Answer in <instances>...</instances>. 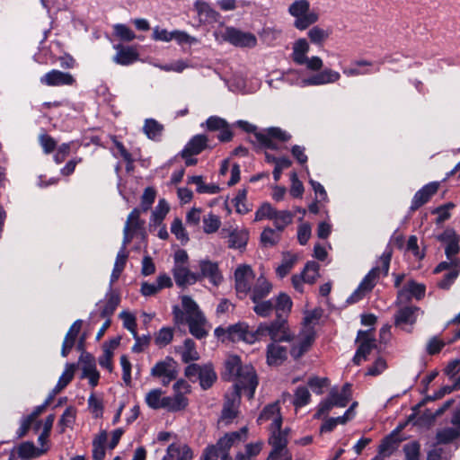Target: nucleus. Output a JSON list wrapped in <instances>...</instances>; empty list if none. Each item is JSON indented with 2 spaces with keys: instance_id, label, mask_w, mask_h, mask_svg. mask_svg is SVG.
Here are the masks:
<instances>
[{
  "instance_id": "nucleus-1",
  "label": "nucleus",
  "mask_w": 460,
  "mask_h": 460,
  "mask_svg": "<svg viewBox=\"0 0 460 460\" xmlns=\"http://www.w3.org/2000/svg\"><path fill=\"white\" fill-rule=\"evenodd\" d=\"M266 421L270 422L269 444L272 447L268 460H291V454L287 448L289 429H281L282 417L278 402L265 406L261 412L258 422L261 424Z\"/></svg>"
},
{
  "instance_id": "nucleus-2",
  "label": "nucleus",
  "mask_w": 460,
  "mask_h": 460,
  "mask_svg": "<svg viewBox=\"0 0 460 460\" xmlns=\"http://www.w3.org/2000/svg\"><path fill=\"white\" fill-rule=\"evenodd\" d=\"M223 378L235 382L233 390L246 392L249 399L253 397L258 385L255 370L251 365H242L238 356L231 355L226 358Z\"/></svg>"
},
{
  "instance_id": "nucleus-3",
  "label": "nucleus",
  "mask_w": 460,
  "mask_h": 460,
  "mask_svg": "<svg viewBox=\"0 0 460 460\" xmlns=\"http://www.w3.org/2000/svg\"><path fill=\"white\" fill-rule=\"evenodd\" d=\"M248 429L243 427L237 431L226 433L216 445L205 448L201 460H230L229 450L232 447L247 439Z\"/></svg>"
},
{
  "instance_id": "nucleus-4",
  "label": "nucleus",
  "mask_w": 460,
  "mask_h": 460,
  "mask_svg": "<svg viewBox=\"0 0 460 460\" xmlns=\"http://www.w3.org/2000/svg\"><path fill=\"white\" fill-rule=\"evenodd\" d=\"M320 317L321 314L317 310L306 313L304 318L303 328L297 335L296 341L290 349V354L295 359L301 358L314 343L315 339L314 326L317 324Z\"/></svg>"
},
{
  "instance_id": "nucleus-5",
  "label": "nucleus",
  "mask_w": 460,
  "mask_h": 460,
  "mask_svg": "<svg viewBox=\"0 0 460 460\" xmlns=\"http://www.w3.org/2000/svg\"><path fill=\"white\" fill-rule=\"evenodd\" d=\"M392 252L386 249L379 259L380 267H374L362 279L358 288L347 298V303L354 304L361 300L367 293L370 292L376 283L379 272L382 270L385 275H387Z\"/></svg>"
},
{
  "instance_id": "nucleus-6",
  "label": "nucleus",
  "mask_w": 460,
  "mask_h": 460,
  "mask_svg": "<svg viewBox=\"0 0 460 460\" xmlns=\"http://www.w3.org/2000/svg\"><path fill=\"white\" fill-rule=\"evenodd\" d=\"M288 12L294 20V27L299 31L308 29L319 20V13L311 9L308 0H295L288 6Z\"/></svg>"
},
{
  "instance_id": "nucleus-7",
  "label": "nucleus",
  "mask_w": 460,
  "mask_h": 460,
  "mask_svg": "<svg viewBox=\"0 0 460 460\" xmlns=\"http://www.w3.org/2000/svg\"><path fill=\"white\" fill-rule=\"evenodd\" d=\"M256 340L270 337L272 342L290 341L293 339L284 317L261 323L256 329Z\"/></svg>"
},
{
  "instance_id": "nucleus-8",
  "label": "nucleus",
  "mask_w": 460,
  "mask_h": 460,
  "mask_svg": "<svg viewBox=\"0 0 460 460\" xmlns=\"http://www.w3.org/2000/svg\"><path fill=\"white\" fill-rule=\"evenodd\" d=\"M309 50L308 41L304 38L298 39L293 43L291 58L296 65L305 66L309 71H319L322 69L323 62L317 56L309 58L307 56Z\"/></svg>"
},
{
  "instance_id": "nucleus-9",
  "label": "nucleus",
  "mask_w": 460,
  "mask_h": 460,
  "mask_svg": "<svg viewBox=\"0 0 460 460\" xmlns=\"http://www.w3.org/2000/svg\"><path fill=\"white\" fill-rule=\"evenodd\" d=\"M255 274L250 265H239L234 270V288L240 298L245 297L252 291Z\"/></svg>"
},
{
  "instance_id": "nucleus-10",
  "label": "nucleus",
  "mask_w": 460,
  "mask_h": 460,
  "mask_svg": "<svg viewBox=\"0 0 460 460\" xmlns=\"http://www.w3.org/2000/svg\"><path fill=\"white\" fill-rule=\"evenodd\" d=\"M150 374L154 377L160 378L164 385H168L177 377V363L172 358L166 357L152 367Z\"/></svg>"
},
{
  "instance_id": "nucleus-11",
  "label": "nucleus",
  "mask_w": 460,
  "mask_h": 460,
  "mask_svg": "<svg viewBox=\"0 0 460 460\" xmlns=\"http://www.w3.org/2000/svg\"><path fill=\"white\" fill-rule=\"evenodd\" d=\"M223 38L236 47L253 48L257 44V39L252 33L242 31L233 27H227L225 30Z\"/></svg>"
},
{
  "instance_id": "nucleus-12",
  "label": "nucleus",
  "mask_w": 460,
  "mask_h": 460,
  "mask_svg": "<svg viewBox=\"0 0 460 460\" xmlns=\"http://www.w3.org/2000/svg\"><path fill=\"white\" fill-rule=\"evenodd\" d=\"M242 391L233 390L230 394L226 395L223 405L220 421L225 425L230 424L238 413Z\"/></svg>"
},
{
  "instance_id": "nucleus-13",
  "label": "nucleus",
  "mask_w": 460,
  "mask_h": 460,
  "mask_svg": "<svg viewBox=\"0 0 460 460\" xmlns=\"http://www.w3.org/2000/svg\"><path fill=\"white\" fill-rule=\"evenodd\" d=\"M290 135L283 131L279 128H270L266 132H255V138L257 142L264 147L276 149L277 146L274 139H279L283 142L290 138Z\"/></svg>"
},
{
  "instance_id": "nucleus-14",
  "label": "nucleus",
  "mask_w": 460,
  "mask_h": 460,
  "mask_svg": "<svg viewBox=\"0 0 460 460\" xmlns=\"http://www.w3.org/2000/svg\"><path fill=\"white\" fill-rule=\"evenodd\" d=\"M40 82L43 85L57 87L73 85L75 83V79L70 73L52 69L42 75L40 78Z\"/></svg>"
},
{
  "instance_id": "nucleus-15",
  "label": "nucleus",
  "mask_w": 460,
  "mask_h": 460,
  "mask_svg": "<svg viewBox=\"0 0 460 460\" xmlns=\"http://www.w3.org/2000/svg\"><path fill=\"white\" fill-rule=\"evenodd\" d=\"M357 341H360V344L353 357V362L359 365L376 347V340L371 337L370 331H359Z\"/></svg>"
},
{
  "instance_id": "nucleus-16",
  "label": "nucleus",
  "mask_w": 460,
  "mask_h": 460,
  "mask_svg": "<svg viewBox=\"0 0 460 460\" xmlns=\"http://www.w3.org/2000/svg\"><path fill=\"white\" fill-rule=\"evenodd\" d=\"M220 235L222 238H228V247L231 249H244L249 240V232L246 229L223 228Z\"/></svg>"
},
{
  "instance_id": "nucleus-17",
  "label": "nucleus",
  "mask_w": 460,
  "mask_h": 460,
  "mask_svg": "<svg viewBox=\"0 0 460 460\" xmlns=\"http://www.w3.org/2000/svg\"><path fill=\"white\" fill-rule=\"evenodd\" d=\"M200 272L197 275L200 276V280L204 278L208 279L213 286H218L222 279V274L218 269V265L208 260L200 261Z\"/></svg>"
},
{
  "instance_id": "nucleus-18",
  "label": "nucleus",
  "mask_w": 460,
  "mask_h": 460,
  "mask_svg": "<svg viewBox=\"0 0 460 460\" xmlns=\"http://www.w3.org/2000/svg\"><path fill=\"white\" fill-rule=\"evenodd\" d=\"M438 182L432 181L424 185L413 196L411 205L410 207L411 211H415L422 205L427 203L430 198L438 191Z\"/></svg>"
},
{
  "instance_id": "nucleus-19",
  "label": "nucleus",
  "mask_w": 460,
  "mask_h": 460,
  "mask_svg": "<svg viewBox=\"0 0 460 460\" xmlns=\"http://www.w3.org/2000/svg\"><path fill=\"white\" fill-rule=\"evenodd\" d=\"M256 337V332L254 333L249 332L248 325L243 323H238L228 327V340L234 342L243 341L247 343H252Z\"/></svg>"
},
{
  "instance_id": "nucleus-20",
  "label": "nucleus",
  "mask_w": 460,
  "mask_h": 460,
  "mask_svg": "<svg viewBox=\"0 0 460 460\" xmlns=\"http://www.w3.org/2000/svg\"><path fill=\"white\" fill-rule=\"evenodd\" d=\"M172 275L175 283L179 287H185L193 285L200 280V276L197 273L191 272L186 266L174 265L172 269Z\"/></svg>"
},
{
  "instance_id": "nucleus-21",
  "label": "nucleus",
  "mask_w": 460,
  "mask_h": 460,
  "mask_svg": "<svg viewBox=\"0 0 460 460\" xmlns=\"http://www.w3.org/2000/svg\"><path fill=\"white\" fill-rule=\"evenodd\" d=\"M425 295V286L418 284L414 281H409L401 290L398 292L397 301L400 304L408 302L411 296L417 299H420Z\"/></svg>"
},
{
  "instance_id": "nucleus-22",
  "label": "nucleus",
  "mask_w": 460,
  "mask_h": 460,
  "mask_svg": "<svg viewBox=\"0 0 460 460\" xmlns=\"http://www.w3.org/2000/svg\"><path fill=\"white\" fill-rule=\"evenodd\" d=\"M271 290L272 284L261 274L256 279L252 287V291L249 292L250 298L252 302L264 299L270 295Z\"/></svg>"
},
{
  "instance_id": "nucleus-23",
  "label": "nucleus",
  "mask_w": 460,
  "mask_h": 460,
  "mask_svg": "<svg viewBox=\"0 0 460 460\" xmlns=\"http://www.w3.org/2000/svg\"><path fill=\"white\" fill-rule=\"evenodd\" d=\"M318 73L308 76L309 86H319L323 84H333L340 80L341 75L339 72L331 68H325Z\"/></svg>"
},
{
  "instance_id": "nucleus-24",
  "label": "nucleus",
  "mask_w": 460,
  "mask_h": 460,
  "mask_svg": "<svg viewBox=\"0 0 460 460\" xmlns=\"http://www.w3.org/2000/svg\"><path fill=\"white\" fill-rule=\"evenodd\" d=\"M80 360L83 363L82 377L89 379V384L94 387L98 385L100 374L96 369L95 360L90 354H82Z\"/></svg>"
},
{
  "instance_id": "nucleus-25",
  "label": "nucleus",
  "mask_w": 460,
  "mask_h": 460,
  "mask_svg": "<svg viewBox=\"0 0 460 460\" xmlns=\"http://www.w3.org/2000/svg\"><path fill=\"white\" fill-rule=\"evenodd\" d=\"M420 312V307L418 306H403L400 308L395 316H394V323L397 326L402 325H413L417 321V317Z\"/></svg>"
},
{
  "instance_id": "nucleus-26",
  "label": "nucleus",
  "mask_w": 460,
  "mask_h": 460,
  "mask_svg": "<svg viewBox=\"0 0 460 460\" xmlns=\"http://www.w3.org/2000/svg\"><path fill=\"white\" fill-rule=\"evenodd\" d=\"M288 358V349L279 342H271L267 346V363L270 366H279Z\"/></svg>"
},
{
  "instance_id": "nucleus-27",
  "label": "nucleus",
  "mask_w": 460,
  "mask_h": 460,
  "mask_svg": "<svg viewBox=\"0 0 460 460\" xmlns=\"http://www.w3.org/2000/svg\"><path fill=\"white\" fill-rule=\"evenodd\" d=\"M117 49L113 61L121 66H128L138 59V53L132 47H123L121 45L115 46Z\"/></svg>"
},
{
  "instance_id": "nucleus-28",
  "label": "nucleus",
  "mask_w": 460,
  "mask_h": 460,
  "mask_svg": "<svg viewBox=\"0 0 460 460\" xmlns=\"http://www.w3.org/2000/svg\"><path fill=\"white\" fill-rule=\"evenodd\" d=\"M208 145V137L205 135L199 134L194 136L181 151L182 157L187 155H196L201 153Z\"/></svg>"
},
{
  "instance_id": "nucleus-29",
  "label": "nucleus",
  "mask_w": 460,
  "mask_h": 460,
  "mask_svg": "<svg viewBox=\"0 0 460 460\" xmlns=\"http://www.w3.org/2000/svg\"><path fill=\"white\" fill-rule=\"evenodd\" d=\"M108 433L106 430H101L93 439L92 457L93 460H103L106 456V443Z\"/></svg>"
},
{
  "instance_id": "nucleus-30",
  "label": "nucleus",
  "mask_w": 460,
  "mask_h": 460,
  "mask_svg": "<svg viewBox=\"0 0 460 460\" xmlns=\"http://www.w3.org/2000/svg\"><path fill=\"white\" fill-rule=\"evenodd\" d=\"M192 458L193 453L190 447L186 445L172 444L169 446L164 460H191Z\"/></svg>"
},
{
  "instance_id": "nucleus-31",
  "label": "nucleus",
  "mask_w": 460,
  "mask_h": 460,
  "mask_svg": "<svg viewBox=\"0 0 460 460\" xmlns=\"http://www.w3.org/2000/svg\"><path fill=\"white\" fill-rule=\"evenodd\" d=\"M279 80L299 87L309 86L308 76H305L303 72L297 69H288L281 74Z\"/></svg>"
},
{
  "instance_id": "nucleus-32",
  "label": "nucleus",
  "mask_w": 460,
  "mask_h": 460,
  "mask_svg": "<svg viewBox=\"0 0 460 460\" xmlns=\"http://www.w3.org/2000/svg\"><path fill=\"white\" fill-rule=\"evenodd\" d=\"M82 320H76L69 328L61 349L62 357H66L75 345L76 336L82 327Z\"/></svg>"
},
{
  "instance_id": "nucleus-33",
  "label": "nucleus",
  "mask_w": 460,
  "mask_h": 460,
  "mask_svg": "<svg viewBox=\"0 0 460 460\" xmlns=\"http://www.w3.org/2000/svg\"><path fill=\"white\" fill-rule=\"evenodd\" d=\"M262 447L263 442L261 440L248 443L244 446L243 450L236 453L234 460H256L262 450Z\"/></svg>"
},
{
  "instance_id": "nucleus-34",
  "label": "nucleus",
  "mask_w": 460,
  "mask_h": 460,
  "mask_svg": "<svg viewBox=\"0 0 460 460\" xmlns=\"http://www.w3.org/2000/svg\"><path fill=\"white\" fill-rule=\"evenodd\" d=\"M329 394L336 407H345L351 398V385L347 383L341 389L332 387Z\"/></svg>"
},
{
  "instance_id": "nucleus-35",
  "label": "nucleus",
  "mask_w": 460,
  "mask_h": 460,
  "mask_svg": "<svg viewBox=\"0 0 460 460\" xmlns=\"http://www.w3.org/2000/svg\"><path fill=\"white\" fill-rule=\"evenodd\" d=\"M188 405L187 398L181 393H175L172 396L163 397V408L170 411H177Z\"/></svg>"
},
{
  "instance_id": "nucleus-36",
  "label": "nucleus",
  "mask_w": 460,
  "mask_h": 460,
  "mask_svg": "<svg viewBox=\"0 0 460 460\" xmlns=\"http://www.w3.org/2000/svg\"><path fill=\"white\" fill-rule=\"evenodd\" d=\"M106 296L107 301L105 304L102 305L101 303H98L97 306H100L101 308L100 316L102 318L110 319L119 304V296L110 290Z\"/></svg>"
},
{
  "instance_id": "nucleus-37",
  "label": "nucleus",
  "mask_w": 460,
  "mask_h": 460,
  "mask_svg": "<svg viewBox=\"0 0 460 460\" xmlns=\"http://www.w3.org/2000/svg\"><path fill=\"white\" fill-rule=\"evenodd\" d=\"M189 325L190 332L197 339H203L208 335V332L204 328L206 322L205 316L199 315L194 318H186Z\"/></svg>"
},
{
  "instance_id": "nucleus-38",
  "label": "nucleus",
  "mask_w": 460,
  "mask_h": 460,
  "mask_svg": "<svg viewBox=\"0 0 460 460\" xmlns=\"http://www.w3.org/2000/svg\"><path fill=\"white\" fill-rule=\"evenodd\" d=\"M164 131V126L155 119H146L143 126V132L154 141L160 140Z\"/></svg>"
},
{
  "instance_id": "nucleus-39",
  "label": "nucleus",
  "mask_w": 460,
  "mask_h": 460,
  "mask_svg": "<svg viewBox=\"0 0 460 460\" xmlns=\"http://www.w3.org/2000/svg\"><path fill=\"white\" fill-rule=\"evenodd\" d=\"M273 300L277 317H283V315L288 314L291 311L293 303L288 294L280 293Z\"/></svg>"
},
{
  "instance_id": "nucleus-40",
  "label": "nucleus",
  "mask_w": 460,
  "mask_h": 460,
  "mask_svg": "<svg viewBox=\"0 0 460 460\" xmlns=\"http://www.w3.org/2000/svg\"><path fill=\"white\" fill-rule=\"evenodd\" d=\"M181 360L190 363L199 359V354L196 349V344L191 339H186L183 346L180 349Z\"/></svg>"
},
{
  "instance_id": "nucleus-41",
  "label": "nucleus",
  "mask_w": 460,
  "mask_h": 460,
  "mask_svg": "<svg viewBox=\"0 0 460 460\" xmlns=\"http://www.w3.org/2000/svg\"><path fill=\"white\" fill-rule=\"evenodd\" d=\"M195 9L200 20L206 22L216 21L218 17V13L216 12L207 2L197 0L194 4Z\"/></svg>"
},
{
  "instance_id": "nucleus-42",
  "label": "nucleus",
  "mask_w": 460,
  "mask_h": 460,
  "mask_svg": "<svg viewBox=\"0 0 460 460\" xmlns=\"http://www.w3.org/2000/svg\"><path fill=\"white\" fill-rule=\"evenodd\" d=\"M74 377V365L66 364V369L59 377L57 385L49 394L51 396V401L54 399L55 395L58 394L61 390H63L73 379Z\"/></svg>"
},
{
  "instance_id": "nucleus-43",
  "label": "nucleus",
  "mask_w": 460,
  "mask_h": 460,
  "mask_svg": "<svg viewBox=\"0 0 460 460\" xmlns=\"http://www.w3.org/2000/svg\"><path fill=\"white\" fill-rule=\"evenodd\" d=\"M371 65L372 63L367 60H357L350 66L343 67L342 73L348 77L371 74L372 71L369 69L360 68L361 66H370Z\"/></svg>"
},
{
  "instance_id": "nucleus-44",
  "label": "nucleus",
  "mask_w": 460,
  "mask_h": 460,
  "mask_svg": "<svg viewBox=\"0 0 460 460\" xmlns=\"http://www.w3.org/2000/svg\"><path fill=\"white\" fill-rule=\"evenodd\" d=\"M188 183L195 184L199 193L217 194L220 189L216 184H206L202 176L194 175L188 178Z\"/></svg>"
},
{
  "instance_id": "nucleus-45",
  "label": "nucleus",
  "mask_w": 460,
  "mask_h": 460,
  "mask_svg": "<svg viewBox=\"0 0 460 460\" xmlns=\"http://www.w3.org/2000/svg\"><path fill=\"white\" fill-rule=\"evenodd\" d=\"M46 449L37 448L32 442H23L18 447V456L22 459L37 457L44 453Z\"/></svg>"
},
{
  "instance_id": "nucleus-46",
  "label": "nucleus",
  "mask_w": 460,
  "mask_h": 460,
  "mask_svg": "<svg viewBox=\"0 0 460 460\" xmlns=\"http://www.w3.org/2000/svg\"><path fill=\"white\" fill-rule=\"evenodd\" d=\"M296 260H297V257L296 254H292V253L284 254L281 263L276 269L277 275L280 279L287 276L289 273V271L292 270V268L294 267Z\"/></svg>"
},
{
  "instance_id": "nucleus-47",
  "label": "nucleus",
  "mask_w": 460,
  "mask_h": 460,
  "mask_svg": "<svg viewBox=\"0 0 460 460\" xmlns=\"http://www.w3.org/2000/svg\"><path fill=\"white\" fill-rule=\"evenodd\" d=\"M169 209L170 207L167 201L164 199H159L158 204L152 212L151 223H153L155 226L161 225L164 218L169 212Z\"/></svg>"
},
{
  "instance_id": "nucleus-48",
  "label": "nucleus",
  "mask_w": 460,
  "mask_h": 460,
  "mask_svg": "<svg viewBox=\"0 0 460 460\" xmlns=\"http://www.w3.org/2000/svg\"><path fill=\"white\" fill-rule=\"evenodd\" d=\"M254 313L261 317H269L274 311V300L273 298L265 300L261 299L256 302H252Z\"/></svg>"
},
{
  "instance_id": "nucleus-49",
  "label": "nucleus",
  "mask_w": 460,
  "mask_h": 460,
  "mask_svg": "<svg viewBox=\"0 0 460 460\" xmlns=\"http://www.w3.org/2000/svg\"><path fill=\"white\" fill-rule=\"evenodd\" d=\"M217 378V373L211 364L203 365V374L200 380V386L203 390L209 389Z\"/></svg>"
},
{
  "instance_id": "nucleus-50",
  "label": "nucleus",
  "mask_w": 460,
  "mask_h": 460,
  "mask_svg": "<svg viewBox=\"0 0 460 460\" xmlns=\"http://www.w3.org/2000/svg\"><path fill=\"white\" fill-rule=\"evenodd\" d=\"M293 217V213L288 210H277L272 219L276 229L279 232L283 231L292 222Z\"/></svg>"
},
{
  "instance_id": "nucleus-51",
  "label": "nucleus",
  "mask_w": 460,
  "mask_h": 460,
  "mask_svg": "<svg viewBox=\"0 0 460 460\" xmlns=\"http://www.w3.org/2000/svg\"><path fill=\"white\" fill-rule=\"evenodd\" d=\"M460 436V430L455 427H447L437 432V441L439 444H447Z\"/></svg>"
},
{
  "instance_id": "nucleus-52",
  "label": "nucleus",
  "mask_w": 460,
  "mask_h": 460,
  "mask_svg": "<svg viewBox=\"0 0 460 460\" xmlns=\"http://www.w3.org/2000/svg\"><path fill=\"white\" fill-rule=\"evenodd\" d=\"M181 305L187 314L186 318H194L203 314L197 303L189 296H181Z\"/></svg>"
},
{
  "instance_id": "nucleus-53",
  "label": "nucleus",
  "mask_w": 460,
  "mask_h": 460,
  "mask_svg": "<svg viewBox=\"0 0 460 460\" xmlns=\"http://www.w3.org/2000/svg\"><path fill=\"white\" fill-rule=\"evenodd\" d=\"M305 282L313 284L319 276V264L315 261H308L302 272Z\"/></svg>"
},
{
  "instance_id": "nucleus-54",
  "label": "nucleus",
  "mask_w": 460,
  "mask_h": 460,
  "mask_svg": "<svg viewBox=\"0 0 460 460\" xmlns=\"http://www.w3.org/2000/svg\"><path fill=\"white\" fill-rule=\"evenodd\" d=\"M221 226L219 217L209 213L203 217V230L206 234H213L217 232Z\"/></svg>"
},
{
  "instance_id": "nucleus-55",
  "label": "nucleus",
  "mask_w": 460,
  "mask_h": 460,
  "mask_svg": "<svg viewBox=\"0 0 460 460\" xmlns=\"http://www.w3.org/2000/svg\"><path fill=\"white\" fill-rule=\"evenodd\" d=\"M75 420V410L73 407H67L58 420L60 432H65L66 428H71Z\"/></svg>"
},
{
  "instance_id": "nucleus-56",
  "label": "nucleus",
  "mask_w": 460,
  "mask_h": 460,
  "mask_svg": "<svg viewBox=\"0 0 460 460\" xmlns=\"http://www.w3.org/2000/svg\"><path fill=\"white\" fill-rule=\"evenodd\" d=\"M161 389H153L146 395V402L152 409L163 408V397Z\"/></svg>"
},
{
  "instance_id": "nucleus-57",
  "label": "nucleus",
  "mask_w": 460,
  "mask_h": 460,
  "mask_svg": "<svg viewBox=\"0 0 460 460\" xmlns=\"http://www.w3.org/2000/svg\"><path fill=\"white\" fill-rule=\"evenodd\" d=\"M454 208L455 204L453 202H447L445 205L434 208L431 211V213L436 214L438 216L436 218V224L439 225L449 219V217H451L450 209Z\"/></svg>"
},
{
  "instance_id": "nucleus-58",
  "label": "nucleus",
  "mask_w": 460,
  "mask_h": 460,
  "mask_svg": "<svg viewBox=\"0 0 460 460\" xmlns=\"http://www.w3.org/2000/svg\"><path fill=\"white\" fill-rule=\"evenodd\" d=\"M246 197H247L246 189H242V190H238L236 196L233 199L236 212L239 214H246L250 210L249 207L245 203Z\"/></svg>"
},
{
  "instance_id": "nucleus-59",
  "label": "nucleus",
  "mask_w": 460,
  "mask_h": 460,
  "mask_svg": "<svg viewBox=\"0 0 460 460\" xmlns=\"http://www.w3.org/2000/svg\"><path fill=\"white\" fill-rule=\"evenodd\" d=\"M173 338V331L169 327H163L157 332L155 341V344L159 347H164L168 345Z\"/></svg>"
},
{
  "instance_id": "nucleus-60",
  "label": "nucleus",
  "mask_w": 460,
  "mask_h": 460,
  "mask_svg": "<svg viewBox=\"0 0 460 460\" xmlns=\"http://www.w3.org/2000/svg\"><path fill=\"white\" fill-rule=\"evenodd\" d=\"M310 397L309 390L305 386H299L295 392L293 403L296 407H303L309 402Z\"/></svg>"
},
{
  "instance_id": "nucleus-61",
  "label": "nucleus",
  "mask_w": 460,
  "mask_h": 460,
  "mask_svg": "<svg viewBox=\"0 0 460 460\" xmlns=\"http://www.w3.org/2000/svg\"><path fill=\"white\" fill-rule=\"evenodd\" d=\"M171 232L176 236L181 243H187L189 241L188 234L186 233L181 219L175 217L171 226Z\"/></svg>"
},
{
  "instance_id": "nucleus-62",
  "label": "nucleus",
  "mask_w": 460,
  "mask_h": 460,
  "mask_svg": "<svg viewBox=\"0 0 460 460\" xmlns=\"http://www.w3.org/2000/svg\"><path fill=\"white\" fill-rule=\"evenodd\" d=\"M156 192L154 188L147 187L145 189L141 197V210L146 212L149 210L155 199Z\"/></svg>"
},
{
  "instance_id": "nucleus-63",
  "label": "nucleus",
  "mask_w": 460,
  "mask_h": 460,
  "mask_svg": "<svg viewBox=\"0 0 460 460\" xmlns=\"http://www.w3.org/2000/svg\"><path fill=\"white\" fill-rule=\"evenodd\" d=\"M226 126H228L227 121L217 116H210L205 123L201 124V127H206V128L210 131L220 130Z\"/></svg>"
},
{
  "instance_id": "nucleus-64",
  "label": "nucleus",
  "mask_w": 460,
  "mask_h": 460,
  "mask_svg": "<svg viewBox=\"0 0 460 460\" xmlns=\"http://www.w3.org/2000/svg\"><path fill=\"white\" fill-rule=\"evenodd\" d=\"M140 212L141 209L136 208L130 212V214L128 217L126 224H128L129 229L132 231L141 229L145 224V222L139 218Z\"/></svg>"
}]
</instances>
